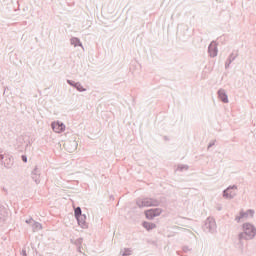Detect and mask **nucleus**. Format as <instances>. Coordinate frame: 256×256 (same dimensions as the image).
<instances>
[{
	"label": "nucleus",
	"instance_id": "f257e3e1",
	"mask_svg": "<svg viewBox=\"0 0 256 256\" xmlns=\"http://www.w3.org/2000/svg\"><path fill=\"white\" fill-rule=\"evenodd\" d=\"M255 234V227L249 223H246L243 225V233L240 234V239H253Z\"/></svg>",
	"mask_w": 256,
	"mask_h": 256
},
{
	"label": "nucleus",
	"instance_id": "f03ea898",
	"mask_svg": "<svg viewBox=\"0 0 256 256\" xmlns=\"http://www.w3.org/2000/svg\"><path fill=\"white\" fill-rule=\"evenodd\" d=\"M235 195H237V188L236 187L227 188L224 191V197H226L227 199H231V198L235 197Z\"/></svg>",
	"mask_w": 256,
	"mask_h": 256
},
{
	"label": "nucleus",
	"instance_id": "7ed1b4c3",
	"mask_svg": "<svg viewBox=\"0 0 256 256\" xmlns=\"http://www.w3.org/2000/svg\"><path fill=\"white\" fill-rule=\"evenodd\" d=\"M145 215L147 219H153V217H158V215H161V210L160 209L147 210L145 212Z\"/></svg>",
	"mask_w": 256,
	"mask_h": 256
},
{
	"label": "nucleus",
	"instance_id": "20e7f679",
	"mask_svg": "<svg viewBox=\"0 0 256 256\" xmlns=\"http://www.w3.org/2000/svg\"><path fill=\"white\" fill-rule=\"evenodd\" d=\"M253 210H248L246 212L241 211L240 215L236 217V221H241V219H249V217H253Z\"/></svg>",
	"mask_w": 256,
	"mask_h": 256
},
{
	"label": "nucleus",
	"instance_id": "39448f33",
	"mask_svg": "<svg viewBox=\"0 0 256 256\" xmlns=\"http://www.w3.org/2000/svg\"><path fill=\"white\" fill-rule=\"evenodd\" d=\"M52 129L55 133H63V131H65V126L61 122H53Z\"/></svg>",
	"mask_w": 256,
	"mask_h": 256
},
{
	"label": "nucleus",
	"instance_id": "423d86ee",
	"mask_svg": "<svg viewBox=\"0 0 256 256\" xmlns=\"http://www.w3.org/2000/svg\"><path fill=\"white\" fill-rule=\"evenodd\" d=\"M209 53L210 57H217V46L215 44H210Z\"/></svg>",
	"mask_w": 256,
	"mask_h": 256
},
{
	"label": "nucleus",
	"instance_id": "0eeeda50",
	"mask_svg": "<svg viewBox=\"0 0 256 256\" xmlns=\"http://www.w3.org/2000/svg\"><path fill=\"white\" fill-rule=\"evenodd\" d=\"M153 205H155V202H153V200L147 198V199H144V201L142 202L140 207H153Z\"/></svg>",
	"mask_w": 256,
	"mask_h": 256
},
{
	"label": "nucleus",
	"instance_id": "6e6552de",
	"mask_svg": "<svg viewBox=\"0 0 256 256\" xmlns=\"http://www.w3.org/2000/svg\"><path fill=\"white\" fill-rule=\"evenodd\" d=\"M74 214H75V217H76L78 223L81 224V218L83 217V216L81 215V208H80V207H77V208L75 209V211H74Z\"/></svg>",
	"mask_w": 256,
	"mask_h": 256
},
{
	"label": "nucleus",
	"instance_id": "1a4fd4ad",
	"mask_svg": "<svg viewBox=\"0 0 256 256\" xmlns=\"http://www.w3.org/2000/svg\"><path fill=\"white\" fill-rule=\"evenodd\" d=\"M218 95H219V99H221V101H223V103H228L229 102V99L227 98V94H225V92L220 90L218 92Z\"/></svg>",
	"mask_w": 256,
	"mask_h": 256
},
{
	"label": "nucleus",
	"instance_id": "9d476101",
	"mask_svg": "<svg viewBox=\"0 0 256 256\" xmlns=\"http://www.w3.org/2000/svg\"><path fill=\"white\" fill-rule=\"evenodd\" d=\"M205 225L207 229H215L216 227L214 219H208Z\"/></svg>",
	"mask_w": 256,
	"mask_h": 256
},
{
	"label": "nucleus",
	"instance_id": "9b49d317",
	"mask_svg": "<svg viewBox=\"0 0 256 256\" xmlns=\"http://www.w3.org/2000/svg\"><path fill=\"white\" fill-rule=\"evenodd\" d=\"M143 227H145V229H147V231H151V229H155V227H157V225H155L151 222H144Z\"/></svg>",
	"mask_w": 256,
	"mask_h": 256
},
{
	"label": "nucleus",
	"instance_id": "f8f14e48",
	"mask_svg": "<svg viewBox=\"0 0 256 256\" xmlns=\"http://www.w3.org/2000/svg\"><path fill=\"white\" fill-rule=\"evenodd\" d=\"M22 161H24V163H27V156H22Z\"/></svg>",
	"mask_w": 256,
	"mask_h": 256
}]
</instances>
